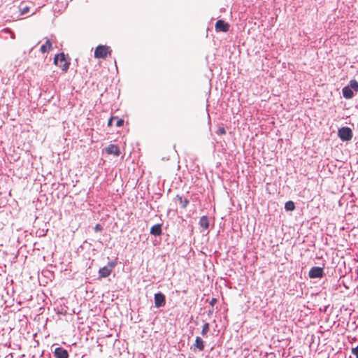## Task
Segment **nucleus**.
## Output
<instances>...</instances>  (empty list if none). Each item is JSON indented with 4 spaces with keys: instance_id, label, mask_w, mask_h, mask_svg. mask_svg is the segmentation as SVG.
I'll list each match as a JSON object with an SVG mask.
<instances>
[{
    "instance_id": "f257e3e1",
    "label": "nucleus",
    "mask_w": 358,
    "mask_h": 358,
    "mask_svg": "<svg viewBox=\"0 0 358 358\" xmlns=\"http://www.w3.org/2000/svg\"><path fill=\"white\" fill-rule=\"evenodd\" d=\"M112 50L110 46L99 45L94 50V57L97 59H106L111 55Z\"/></svg>"
},
{
    "instance_id": "f03ea898",
    "label": "nucleus",
    "mask_w": 358,
    "mask_h": 358,
    "mask_svg": "<svg viewBox=\"0 0 358 358\" xmlns=\"http://www.w3.org/2000/svg\"><path fill=\"white\" fill-rule=\"evenodd\" d=\"M54 64L59 66L64 72H66L69 68L70 62H68L63 52L55 55Z\"/></svg>"
},
{
    "instance_id": "7ed1b4c3",
    "label": "nucleus",
    "mask_w": 358,
    "mask_h": 358,
    "mask_svg": "<svg viewBox=\"0 0 358 358\" xmlns=\"http://www.w3.org/2000/svg\"><path fill=\"white\" fill-rule=\"evenodd\" d=\"M116 264L117 262L115 261L110 262L106 266L101 268L99 271V278H106L109 276Z\"/></svg>"
},
{
    "instance_id": "20e7f679",
    "label": "nucleus",
    "mask_w": 358,
    "mask_h": 358,
    "mask_svg": "<svg viewBox=\"0 0 358 358\" xmlns=\"http://www.w3.org/2000/svg\"><path fill=\"white\" fill-rule=\"evenodd\" d=\"M338 135L343 141H348L352 138V131L350 128L344 127L338 129Z\"/></svg>"
},
{
    "instance_id": "39448f33",
    "label": "nucleus",
    "mask_w": 358,
    "mask_h": 358,
    "mask_svg": "<svg viewBox=\"0 0 358 358\" xmlns=\"http://www.w3.org/2000/svg\"><path fill=\"white\" fill-rule=\"evenodd\" d=\"M308 275L310 278H322L324 275V271L322 268L314 266L310 268Z\"/></svg>"
},
{
    "instance_id": "423d86ee",
    "label": "nucleus",
    "mask_w": 358,
    "mask_h": 358,
    "mask_svg": "<svg viewBox=\"0 0 358 358\" xmlns=\"http://www.w3.org/2000/svg\"><path fill=\"white\" fill-rule=\"evenodd\" d=\"M229 25L222 20H219L215 23V30L217 31L227 32L229 31Z\"/></svg>"
},
{
    "instance_id": "0eeeda50",
    "label": "nucleus",
    "mask_w": 358,
    "mask_h": 358,
    "mask_svg": "<svg viewBox=\"0 0 358 358\" xmlns=\"http://www.w3.org/2000/svg\"><path fill=\"white\" fill-rule=\"evenodd\" d=\"M106 151L109 155H114L119 156L120 154V148L117 145L114 144H110L106 148Z\"/></svg>"
},
{
    "instance_id": "6e6552de",
    "label": "nucleus",
    "mask_w": 358,
    "mask_h": 358,
    "mask_svg": "<svg viewBox=\"0 0 358 358\" xmlns=\"http://www.w3.org/2000/svg\"><path fill=\"white\" fill-rule=\"evenodd\" d=\"M56 358H69V353L66 350L62 348H57L54 352Z\"/></svg>"
},
{
    "instance_id": "1a4fd4ad",
    "label": "nucleus",
    "mask_w": 358,
    "mask_h": 358,
    "mask_svg": "<svg viewBox=\"0 0 358 358\" xmlns=\"http://www.w3.org/2000/svg\"><path fill=\"white\" fill-rule=\"evenodd\" d=\"M199 226L203 230H206L209 227V220L207 216H202L199 220Z\"/></svg>"
},
{
    "instance_id": "9d476101",
    "label": "nucleus",
    "mask_w": 358,
    "mask_h": 358,
    "mask_svg": "<svg viewBox=\"0 0 358 358\" xmlns=\"http://www.w3.org/2000/svg\"><path fill=\"white\" fill-rule=\"evenodd\" d=\"M343 95L345 99H351L354 94L351 88L348 86H346L342 90Z\"/></svg>"
},
{
    "instance_id": "9b49d317",
    "label": "nucleus",
    "mask_w": 358,
    "mask_h": 358,
    "mask_svg": "<svg viewBox=\"0 0 358 358\" xmlns=\"http://www.w3.org/2000/svg\"><path fill=\"white\" fill-rule=\"evenodd\" d=\"M194 347L199 349L200 351H203L204 349V343L203 340L199 337H196Z\"/></svg>"
},
{
    "instance_id": "f8f14e48",
    "label": "nucleus",
    "mask_w": 358,
    "mask_h": 358,
    "mask_svg": "<svg viewBox=\"0 0 358 358\" xmlns=\"http://www.w3.org/2000/svg\"><path fill=\"white\" fill-rule=\"evenodd\" d=\"M52 49V43L50 39H47L45 44L41 47V51L43 53L48 52Z\"/></svg>"
},
{
    "instance_id": "ddd939ff",
    "label": "nucleus",
    "mask_w": 358,
    "mask_h": 358,
    "mask_svg": "<svg viewBox=\"0 0 358 358\" xmlns=\"http://www.w3.org/2000/svg\"><path fill=\"white\" fill-rule=\"evenodd\" d=\"M176 199L181 208H185L189 203V200L186 198H183L181 196L177 195Z\"/></svg>"
},
{
    "instance_id": "4468645a",
    "label": "nucleus",
    "mask_w": 358,
    "mask_h": 358,
    "mask_svg": "<svg viewBox=\"0 0 358 358\" xmlns=\"http://www.w3.org/2000/svg\"><path fill=\"white\" fill-rule=\"evenodd\" d=\"M285 208L286 210L292 211L295 208L294 203L292 201H289L285 203Z\"/></svg>"
},
{
    "instance_id": "2eb2a0df",
    "label": "nucleus",
    "mask_w": 358,
    "mask_h": 358,
    "mask_svg": "<svg viewBox=\"0 0 358 358\" xmlns=\"http://www.w3.org/2000/svg\"><path fill=\"white\" fill-rule=\"evenodd\" d=\"M165 304V297L164 294L158 293V307L163 306Z\"/></svg>"
},
{
    "instance_id": "dca6fc26",
    "label": "nucleus",
    "mask_w": 358,
    "mask_h": 358,
    "mask_svg": "<svg viewBox=\"0 0 358 358\" xmlns=\"http://www.w3.org/2000/svg\"><path fill=\"white\" fill-rule=\"evenodd\" d=\"M209 329H210L209 324L208 322H206L202 327L201 335L203 336H205L207 334V333L209 331Z\"/></svg>"
},
{
    "instance_id": "f3484780",
    "label": "nucleus",
    "mask_w": 358,
    "mask_h": 358,
    "mask_svg": "<svg viewBox=\"0 0 358 358\" xmlns=\"http://www.w3.org/2000/svg\"><path fill=\"white\" fill-rule=\"evenodd\" d=\"M350 85L351 90L353 89L356 92L358 91V83L357 80H350Z\"/></svg>"
},
{
    "instance_id": "a211bd4d",
    "label": "nucleus",
    "mask_w": 358,
    "mask_h": 358,
    "mask_svg": "<svg viewBox=\"0 0 358 358\" xmlns=\"http://www.w3.org/2000/svg\"><path fill=\"white\" fill-rule=\"evenodd\" d=\"M29 9H30V8L28 6H20V15H24V14L27 13L29 11Z\"/></svg>"
},
{
    "instance_id": "6ab92c4d",
    "label": "nucleus",
    "mask_w": 358,
    "mask_h": 358,
    "mask_svg": "<svg viewBox=\"0 0 358 358\" xmlns=\"http://www.w3.org/2000/svg\"><path fill=\"white\" fill-rule=\"evenodd\" d=\"M216 133L218 135H224L226 134V131L224 127H220Z\"/></svg>"
},
{
    "instance_id": "aec40b11",
    "label": "nucleus",
    "mask_w": 358,
    "mask_h": 358,
    "mask_svg": "<svg viewBox=\"0 0 358 358\" xmlns=\"http://www.w3.org/2000/svg\"><path fill=\"white\" fill-rule=\"evenodd\" d=\"M115 120H117V121H116V123H115V124H116V126H117V127H122V126L123 125V124H124V120H123L122 119H119V118L117 117V119H115Z\"/></svg>"
},
{
    "instance_id": "412c9836",
    "label": "nucleus",
    "mask_w": 358,
    "mask_h": 358,
    "mask_svg": "<svg viewBox=\"0 0 358 358\" xmlns=\"http://www.w3.org/2000/svg\"><path fill=\"white\" fill-rule=\"evenodd\" d=\"M150 233L155 236L157 235V224L152 226L150 229Z\"/></svg>"
},
{
    "instance_id": "4be33fe9",
    "label": "nucleus",
    "mask_w": 358,
    "mask_h": 358,
    "mask_svg": "<svg viewBox=\"0 0 358 358\" xmlns=\"http://www.w3.org/2000/svg\"><path fill=\"white\" fill-rule=\"evenodd\" d=\"M352 353L355 355L356 358H358V345L352 349Z\"/></svg>"
},
{
    "instance_id": "5701e85b",
    "label": "nucleus",
    "mask_w": 358,
    "mask_h": 358,
    "mask_svg": "<svg viewBox=\"0 0 358 358\" xmlns=\"http://www.w3.org/2000/svg\"><path fill=\"white\" fill-rule=\"evenodd\" d=\"M102 230H103L102 226L100 224H96L94 227V231L97 232V231H101Z\"/></svg>"
},
{
    "instance_id": "b1692460",
    "label": "nucleus",
    "mask_w": 358,
    "mask_h": 358,
    "mask_svg": "<svg viewBox=\"0 0 358 358\" xmlns=\"http://www.w3.org/2000/svg\"><path fill=\"white\" fill-rule=\"evenodd\" d=\"M115 119H117V117H115V116H112L108 122V127H111L112 126V123H113V121L115 120Z\"/></svg>"
},
{
    "instance_id": "393cba45",
    "label": "nucleus",
    "mask_w": 358,
    "mask_h": 358,
    "mask_svg": "<svg viewBox=\"0 0 358 358\" xmlns=\"http://www.w3.org/2000/svg\"><path fill=\"white\" fill-rule=\"evenodd\" d=\"M5 31L11 33L12 34V35H11L12 38H15L14 34L13 32H11V31L8 28L5 29Z\"/></svg>"
},
{
    "instance_id": "a878e982",
    "label": "nucleus",
    "mask_w": 358,
    "mask_h": 358,
    "mask_svg": "<svg viewBox=\"0 0 358 358\" xmlns=\"http://www.w3.org/2000/svg\"><path fill=\"white\" fill-rule=\"evenodd\" d=\"M161 227L159 224H158V231H157V234H158V236L161 234Z\"/></svg>"
},
{
    "instance_id": "bb28decb",
    "label": "nucleus",
    "mask_w": 358,
    "mask_h": 358,
    "mask_svg": "<svg viewBox=\"0 0 358 358\" xmlns=\"http://www.w3.org/2000/svg\"><path fill=\"white\" fill-rule=\"evenodd\" d=\"M216 299H212L211 301H210V304L213 306L215 302H216Z\"/></svg>"
},
{
    "instance_id": "cd10ccee",
    "label": "nucleus",
    "mask_w": 358,
    "mask_h": 358,
    "mask_svg": "<svg viewBox=\"0 0 358 358\" xmlns=\"http://www.w3.org/2000/svg\"><path fill=\"white\" fill-rule=\"evenodd\" d=\"M154 299H155V303L157 306V294H155Z\"/></svg>"
}]
</instances>
